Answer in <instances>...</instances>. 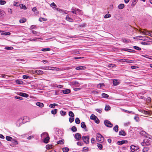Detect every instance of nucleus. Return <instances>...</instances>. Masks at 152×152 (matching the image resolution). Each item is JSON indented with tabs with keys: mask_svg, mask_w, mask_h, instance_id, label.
Instances as JSON below:
<instances>
[{
	"mask_svg": "<svg viewBox=\"0 0 152 152\" xmlns=\"http://www.w3.org/2000/svg\"><path fill=\"white\" fill-rule=\"evenodd\" d=\"M42 138H44V142L45 143H48L49 141L50 138L48 134L46 132H44L41 134Z\"/></svg>",
	"mask_w": 152,
	"mask_h": 152,
	"instance_id": "f257e3e1",
	"label": "nucleus"
},
{
	"mask_svg": "<svg viewBox=\"0 0 152 152\" xmlns=\"http://www.w3.org/2000/svg\"><path fill=\"white\" fill-rule=\"evenodd\" d=\"M96 140L98 142L101 143L104 141V138L101 134L98 133L96 134Z\"/></svg>",
	"mask_w": 152,
	"mask_h": 152,
	"instance_id": "f03ea898",
	"label": "nucleus"
},
{
	"mask_svg": "<svg viewBox=\"0 0 152 152\" xmlns=\"http://www.w3.org/2000/svg\"><path fill=\"white\" fill-rule=\"evenodd\" d=\"M151 142V140L146 139L143 140V142L141 143V145L142 146H145L150 145Z\"/></svg>",
	"mask_w": 152,
	"mask_h": 152,
	"instance_id": "7ed1b4c3",
	"label": "nucleus"
},
{
	"mask_svg": "<svg viewBox=\"0 0 152 152\" xmlns=\"http://www.w3.org/2000/svg\"><path fill=\"white\" fill-rule=\"evenodd\" d=\"M22 121V123L21 124H24L26 122L29 121V117L27 116H24L20 118Z\"/></svg>",
	"mask_w": 152,
	"mask_h": 152,
	"instance_id": "20e7f679",
	"label": "nucleus"
},
{
	"mask_svg": "<svg viewBox=\"0 0 152 152\" xmlns=\"http://www.w3.org/2000/svg\"><path fill=\"white\" fill-rule=\"evenodd\" d=\"M82 139L83 142L86 144H88L89 142V136H83Z\"/></svg>",
	"mask_w": 152,
	"mask_h": 152,
	"instance_id": "39448f33",
	"label": "nucleus"
},
{
	"mask_svg": "<svg viewBox=\"0 0 152 152\" xmlns=\"http://www.w3.org/2000/svg\"><path fill=\"white\" fill-rule=\"evenodd\" d=\"M104 123L105 125L107 127L111 128L113 126V124L108 120L104 121Z\"/></svg>",
	"mask_w": 152,
	"mask_h": 152,
	"instance_id": "423d86ee",
	"label": "nucleus"
},
{
	"mask_svg": "<svg viewBox=\"0 0 152 152\" xmlns=\"http://www.w3.org/2000/svg\"><path fill=\"white\" fill-rule=\"evenodd\" d=\"M74 137L77 140H79L81 137V135L80 133H77L75 134Z\"/></svg>",
	"mask_w": 152,
	"mask_h": 152,
	"instance_id": "0eeeda50",
	"label": "nucleus"
},
{
	"mask_svg": "<svg viewBox=\"0 0 152 152\" xmlns=\"http://www.w3.org/2000/svg\"><path fill=\"white\" fill-rule=\"evenodd\" d=\"M140 32L143 33L144 35L150 36L151 32L146 30H144L143 31H140Z\"/></svg>",
	"mask_w": 152,
	"mask_h": 152,
	"instance_id": "6e6552de",
	"label": "nucleus"
},
{
	"mask_svg": "<svg viewBox=\"0 0 152 152\" xmlns=\"http://www.w3.org/2000/svg\"><path fill=\"white\" fill-rule=\"evenodd\" d=\"M140 40H142L143 41H146L147 42L150 41V40H152L151 38H150L148 37H143L142 39H140Z\"/></svg>",
	"mask_w": 152,
	"mask_h": 152,
	"instance_id": "1a4fd4ad",
	"label": "nucleus"
},
{
	"mask_svg": "<svg viewBox=\"0 0 152 152\" xmlns=\"http://www.w3.org/2000/svg\"><path fill=\"white\" fill-rule=\"evenodd\" d=\"M18 95L20 96L25 97H28V95L27 94L22 92L19 93L18 94Z\"/></svg>",
	"mask_w": 152,
	"mask_h": 152,
	"instance_id": "9d476101",
	"label": "nucleus"
},
{
	"mask_svg": "<svg viewBox=\"0 0 152 152\" xmlns=\"http://www.w3.org/2000/svg\"><path fill=\"white\" fill-rule=\"evenodd\" d=\"M21 119L20 118L19 120L17 121L16 123V125L18 127H19L20 126V125L23 124H21L22 123V121Z\"/></svg>",
	"mask_w": 152,
	"mask_h": 152,
	"instance_id": "9b49d317",
	"label": "nucleus"
},
{
	"mask_svg": "<svg viewBox=\"0 0 152 152\" xmlns=\"http://www.w3.org/2000/svg\"><path fill=\"white\" fill-rule=\"evenodd\" d=\"M86 68L85 66H79L76 67L75 69L77 70H84L86 69Z\"/></svg>",
	"mask_w": 152,
	"mask_h": 152,
	"instance_id": "f8f14e48",
	"label": "nucleus"
},
{
	"mask_svg": "<svg viewBox=\"0 0 152 152\" xmlns=\"http://www.w3.org/2000/svg\"><path fill=\"white\" fill-rule=\"evenodd\" d=\"M81 126L82 128L85 129V131H88V130L87 129H86V125L85 123L84 122H82L81 123Z\"/></svg>",
	"mask_w": 152,
	"mask_h": 152,
	"instance_id": "ddd939ff",
	"label": "nucleus"
},
{
	"mask_svg": "<svg viewBox=\"0 0 152 152\" xmlns=\"http://www.w3.org/2000/svg\"><path fill=\"white\" fill-rule=\"evenodd\" d=\"M71 12L73 14H75L76 15H78V13L77 12L76 10V8L72 7L71 9Z\"/></svg>",
	"mask_w": 152,
	"mask_h": 152,
	"instance_id": "4468645a",
	"label": "nucleus"
},
{
	"mask_svg": "<svg viewBox=\"0 0 152 152\" xmlns=\"http://www.w3.org/2000/svg\"><path fill=\"white\" fill-rule=\"evenodd\" d=\"M35 73L39 75H41L43 74V72L42 70H36L35 71Z\"/></svg>",
	"mask_w": 152,
	"mask_h": 152,
	"instance_id": "2eb2a0df",
	"label": "nucleus"
},
{
	"mask_svg": "<svg viewBox=\"0 0 152 152\" xmlns=\"http://www.w3.org/2000/svg\"><path fill=\"white\" fill-rule=\"evenodd\" d=\"M128 141L127 140H122L121 141H118L117 144L119 145H121L127 142Z\"/></svg>",
	"mask_w": 152,
	"mask_h": 152,
	"instance_id": "dca6fc26",
	"label": "nucleus"
},
{
	"mask_svg": "<svg viewBox=\"0 0 152 152\" xmlns=\"http://www.w3.org/2000/svg\"><path fill=\"white\" fill-rule=\"evenodd\" d=\"M32 33L35 36H39L40 34V32H37L34 30H32Z\"/></svg>",
	"mask_w": 152,
	"mask_h": 152,
	"instance_id": "f3484780",
	"label": "nucleus"
},
{
	"mask_svg": "<svg viewBox=\"0 0 152 152\" xmlns=\"http://www.w3.org/2000/svg\"><path fill=\"white\" fill-rule=\"evenodd\" d=\"M119 134L121 136H125L126 135V133L124 131L121 130L119 132Z\"/></svg>",
	"mask_w": 152,
	"mask_h": 152,
	"instance_id": "a211bd4d",
	"label": "nucleus"
},
{
	"mask_svg": "<svg viewBox=\"0 0 152 152\" xmlns=\"http://www.w3.org/2000/svg\"><path fill=\"white\" fill-rule=\"evenodd\" d=\"M113 83L114 86H117L119 84V83L116 79H114L113 81Z\"/></svg>",
	"mask_w": 152,
	"mask_h": 152,
	"instance_id": "6ab92c4d",
	"label": "nucleus"
},
{
	"mask_svg": "<svg viewBox=\"0 0 152 152\" xmlns=\"http://www.w3.org/2000/svg\"><path fill=\"white\" fill-rule=\"evenodd\" d=\"M72 53L73 54L75 55L78 54L80 53V52L77 50H75L72 51Z\"/></svg>",
	"mask_w": 152,
	"mask_h": 152,
	"instance_id": "aec40b11",
	"label": "nucleus"
},
{
	"mask_svg": "<svg viewBox=\"0 0 152 152\" xmlns=\"http://www.w3.org/2000/svg\"><path fill=\"white\" fill-rule=\"evenodd\" d=\"M41 39V38H39L35 37L33 39L32 38L29 39H28V40L31 41H37V39Z\"/></svg>",
	"mask_w": 152,
	"mask_h": 152,
	"instance_id": "412c9836",
	"label": "nucleus"
},
{
	"mask_svg": "<svg viewBox=\"0 0 152 152\" xmlns=\"http://www.w3.org/2000/svg\"><path fill=\"white\" fill-rule=\"evenodd\" d=\"M36 104L37 106H38L40 107H44V104L42 103L37 102L36 103Z\"/></svg>",
	"mask_w": 152,
	"mask_h": 152,
	"instance_id": "4be33fe9",
	"label": "nucleus"
},
{
	"mask_svg": "<svg viewBox=\"0 0 152 152\" xmlns=\"http://www.w3.org/2000/svg\"><path fill=\"white\" fill-rule=\"evenodd\" d=\"M62 92L64 94H68L69 93L70 91L69 89H67L62 90Z\"/></svg>",
	"mask_w": 152,
	"mask_h": 152,
	"instance_id": "5701e85b",
	"label": "nucleus"
},
{
	"mask_svg": "<svg viewBox=\"0 0 152 152\" xmlns=\"http://www.w3.org/2000/svg\"><path fill=\"white\" fill-rule=\"evenodd\" d=\"M113 130L116 132H117L118 130V125H116L113 128Z\"/></svg>",
	"mask_w": 152,
	"mask_h": 152,
	"instance_id": "b1692460",
	"label": "nucleus"
},
{
	"mask_svg": "<svg viewBox=\"0 0 152 152\" xmlns=\"http://www.w3.org/2000/svg\"><path fill=\"white\" fill-rule=\"evenodd\" d=\"M97 117L95 116L94 114H92L90 117V118L91 119L94 120L96 119V118H97Z\"/></svg>",
	"mask_w": 152,
	"mask_h": 152,
	"instance_id": "393cba45",
	"label": "nucleus"
},
{
	"mask_svg": "<svg viewBox=\"0 0 152 152\" xmlns=\"http://www.w3.org/2000/svg\"><path fill=\"white\" fill-rule=\"evenodd\" d=\"M66 19L67 20L70 22H72L73 21V20L68 15L66 16Z\"/></svg>",
	"mask_w": 152,
	"mask_h": 152,
	"instance_id": "a878e982",
	"label": "nucleus"
},
{
	"mask_svg": "<svg viewBox=\"0 0 152 152\" xmlns=\"http://www.w3.org/2000/svg\"><path fill=\"white\" fill-rule=\"evenodd\" d=\"M102 96L103 98H107L109 97V95L104 93H102Z\"/></svg>",
	"mask_w": 152,
	"mask_h": 152,
	"instance_id": "bb28decb",
	"label": "nucleus"
},
{
	"mask_svg": "<svg viewBox=\"0 0 152 152\" xmlns=\"http://www.w3.org/2000/svg\"><path fill=\"white\" fill-rule=\"evenodd\" d=\"M26 19L25 18H23L19 20V22L21 23H23L26 22Z\"/></svg>",
	"mask_w": 152,
	"mask_h": 152,
	"instance_id": "cd10ccee",
	"label": "nucleus"
},
{
	"mask_svg": "<svg viewBox=\"0 0 152 152\" xmlns=\"http://www.w3.org/2000/svg\"><path fill=\"white\" fill-rule=\"evenodd\" d=\"M124 7V4H121L118 5V8L119 9H123Z\"/></svg>",
	"mask_w": 152,
	"mask_h": 152,
	"instance_id": "c85d7f7f",
	"label": "nucleus"
},
{
	"mask_svg": "<svg viewBox=\"0 0 152 152\" xmlns=\"http://www.w3.org/2000/svg\"><path fill=\"white\" fill-rule=\"evenodd\" d=\"M71 130L72 132H75L77 131V129L75 126H73L71 128Z\"/></svg>",
	"mask_w": 152,
	"mask_h": 152,
	"instance_id": "c756f323",
	"label": "nucleus"
},
{
	"mask_svg": "<svg viewBox=\"0 0 152 152\" xmlns=\"http://www.w3.org/2000/svg\"><path fill=\"white\" fill-rule=\"evenodd\" d=\"M57 111L58 110L57 109L53 110L51 111V113L53 115L56 114L57 113Z\"/></svg>",
	"mask_w": 152,
	"mask_h": 152,
	"instance_id": "7c9ffc66",
	"label": "nucleus"
},
{
	"mask_svg": "<svg viewBox=\"0 0 152 152\" xmlns=\"http://www.w3.org/2000/svg\"><path fill=\"white\" fill-rule=\"evenodd\" d=\"M20 7L21 8L24 10H26V6L22 4H20Z\"/></svg>",
	"mask_w": 152,
	"mask_h": 152,
	"instance_id": "2f4dec72",
	"label": "nucleus"
},
{
	"mask_svg": "<svg viewBox=\"0 0 152 152\" xmlns=\"http://www.w3.org/2000/svg\"><path fill=\"white\" fill-rule=\"evenodd\" d=\"M135 147H136L134 145H132L130 146V148L132 150H133L134 151L137 150V149H138L137 147H136V148H135Z\"/></svg>",
	"mask_w": 152,
	"mask_h": 152,
	"instance_id": "473e14b6",
	"label": "nucleus"
},
{
	"mask_svg": "<svg viewBox=\"0 0 152 152\" xmlns=\"http://www.w3.org/2000/svg\"><path fill=\"white\" fill-rule=\"evenodd\" d=\"M12 142L13 143H14L15 145H16L18 144V142L15 139H12Z\"/></svg>",
	"mask_w": 152,
	"mask_h": 152,
	"instance_id": "72a5a7b5",
	"label": "nucleus"
},
{
	"mask_svg": "<svg viewBox=\"0 0 152 152\" xmlns=\"http://www.w3.org/2000/svg\"><path fill=\"white\" fill-rule=\"evenodd\" d=\"M145 137L152 140V136L149 134L147 133L146 134V135H145Z\"/></svg>",
	"mask_w": 152,
	"mask_h": 152,
	"instance_id": "f704fd0d",
	"label": "nucleus"
},
{
	"mask_svg": "<svg viewBox=\"0 0 152 152\" xmlns=\"http://www.w3.org/2000/svg\"><path fill=\"white\" fill-rule=\"evenodd\" d=\"M47 20V19L43 18H40L39 19V20L40 22L46 21Z\"/></svg>",
	"mask_w": 152,
	"mask_h": 152,
	"instance_id": "c9c22d12",
	"label": "nucleus"
},
{
	"mask_svg": "<svg viewBox=\"0 0 152 152\" xmlns=\"http://www.w3.org/2000/svg\"><path fill=\"white\" fill-rule=\"evenodd\" d=\"M69 115L72 117H73L75 116L74 114L72 111L69 112Z\"/></svg>",
	"mask_w": 152,
	"mask_h": 152,
	"instance_id": "e433bc0d",
	"label": "nucleus"
},
{
	"mask_svg": "<svg viewBox=\"0 0 152 152\" xmlns=\"http://www.w3.org/2000/svg\"><path fill=\"white\" fill-rule=\"evenodd\" d=\"M69 149L67 147H64L62 148V150L63 152H67L69 151Z\"/></svg>",
	"mask_w": 152,
	"mask_h": 152,
	"instance_id": "4c0bfd02",
	"label": "nucleus"
},
{
	"mask_svg": "<svg viewBox=\"0 0 152 152\" xmlns=\"http://www.w3.org/2000/svg\"><path fill=\"white\" fill-rule=\"evenodd\" d=\"M64 140H61L57 142L58 144H63L64 143Z\"/></svg>",
	"mask_w": 152,
	"mask_h": 152,
	"instance_id": "58836bf2",
	"label": "nucleus"
},
{
	"mask_svg": "<svg viewBox=\"0 0 152 152\" xmlns=\"http://www.w3.org/2000/svg\"><path fill=\"white\" fill-rule=\"evenodd\" d=\"M58 104H51L49 105V107L52 108H54L55 106H57Z\"/></svg>",
	"mask_w": 152,
	"mask_h": 152,
	"instance_id": "ea45409f",
	"label": "nucleus"
},
{
	"mask_svg": "<svg viewBox=\"0 0 152 152\" xmlns=\"http://www.w3.org/2000/svg\"><path fill=\"white\" fill-rule=\"evenodd\" d=\"M6 139L8 141H11L12 140V138L10 136H7L6 137Z\"/></svg>",
	"mask_w": 152,
	"mask_h": 152,
	"instance_id": "a19ab883",
	"label": "nucleus"
},
{
	"mask_svg": "<svg viewBox=\"0 0 152 152\" xmlns=\"http://www.w3.org/2000/svg\"><path fill=\"white\" fill-rule=\"evenodd\" d=\"M126 59H117V61H119L120 62H125L126 61Z\"/></svg>",
	"mask_w": 152,
	"mask_h": 152,
	"instance_id": "79ce46f5",
	"label": "nucleus"
},
{
	"mask_svg": "<svg viewBox=\"0 0 152 152\" xmlns=\"http://www.w3.org/2000/svg\"><path fill=\"white\" fill-rule=\"evenodd\" d=\"M121 49L122 50L126 51L128 52H130V51L131 50V49L124 48H122Z\"/></svg>",
	"mask_w": 152,
	"mask_h": 152,
	"instance_id": "37998d69",
	"label": "nucleus"
},
{
	"mask_svg": "<svg viewBox=\"0 0 152 152\" xmlns=\"http://www.w3.org/2000/svg\"><path fill=\"white\" fill-rule=\"evenodd\" d=\"M66 112L62 110H61L60 111V114L62 116L65 115L66 114Z\"/></svg>",
	"mask_w": 152,
	"mask_h": 152,
	"instance_id": "c03bdc74",
	"label": "nucleus"
},
{
	"mask_svg": "<svg viewBox=\"0 0 152 152\" xmlns=\"http://www.w3.org/2000/svg\"><path fill=\"white\" fill-rule=\"evenodd\" d=\"M50 49L49 48H43L41 49V51H50Z\"/></svg>",
	"mask_w": 152,
	"mask_h": 152,
	"instance_id": "a18cd8bd",
	"label": "nucleus"
},
{
	"mask_svg": "<svg viewBox=\"0 0 152 152\" xmlns=\"http://www.w3.org/2000/svg\"><path fill=\"white\" fill-rule=\"evenodd\" d=\"M75 122L77 124H79L80 123V121L78 118H77L75 119Z\"/></svg>",
	"mask_w": 152,
	"mask_h": 152,
	"instance_id": "49530a36",
	"label": "nucleus"
},
{
	"mask_svg": "<svg viewBox=\"0 0 152 152\" xmlns=\"http://www.w3.org/2000/svg\"><path fill=\"white\" fill-rule=\"evenodd\" d=\"M147 133H146L145 131H141V132H140V134L142 135L143 136H144V137H145V135H146V134Z\"/></svg>",
	"mask_w": 152,
	"mask_h": 152,
	"instance_id": "de8ad7c7",
	"label": "nucleus"
},
{
	"mask_svg": "<svg viewBox=\"0 0 152 152\" xmlns=\"http://www.w3.org/2000/svg\"><path fill=\"white\" fill-rule=\"evenodd\" d=\"M110 107L108 105H106L105 108V110L106 111H108L110 110Z\"/></svg>",
	"mask_w": 152,
	"mask_h": 152,
	"instance_id": "09e8293b",
	"label": "nucleus"
},
{
	"mask_svg": "<svg viewBox=\"0 0 152 152\" xmlns=\"http://www.w3.org/2000/svg\"><path fill=\"white\" fill-rule=\"evenodd\" d=\"M111 15L110 14L107 13L104 16V18H109L111 17Z\"/></svg>",
	"mask_w": 152,
	"mask_h": 152,
	"instance_id": "8fccbe9b",
	"label": "nucleus"
},
{
	"mask_svg": "<svg viewBox=\"0 0 152 152\" xmlns=\"http://www.w3.org/2000/svg\"><path fill=\"white\" fill-rule=\"evenodd\" d=\"M97 147H98L99 148V149H100V150H102V148H103V146H102V144H98L97 145Z\"/></svg>",
	"mask_w": 152,
	"mask_h": 152,
	"instance_id": "3c124183",
	"label": "nucleus"
},
{
	"mask_svg": "<svg viewBox=\"0 0 152 152\" xmlns=\"http://www.w3.org/2000/svg\"><path fill=\"white\" fill-rule=\"evenodd\" d=\"M50 6L51 7H53L54 9V7H57V6L54 2L51 3Z\"/></svg>",
	"mask_w": 152,
	"mask_h": 152,
	"instance_id": "603ef678",
	"label": "nucleus"
},
{
	"mask_svg": "<svg viewBox=\"0 0 152 152\" xmlns=\"http://www.w3.org/2000/svg\"><path fill=\"white\" fill-rule=\"evenodd\" d=\"M6 3L5 1L3 0H0V4L4 5Z\"/></svg>",
	"mask_w": 152,
	"mask_h": 152,
	"instance_id": "864d4df0",
	"label": "nucleus"
},
{
	"mask_svg": "<svg viewBox=\"0 0 152 152\" xmlns=\"http://www.w3.org/2000/svg\"><path fill=\"white\" fill-rule=\"evenodd\" d=\"M16 83L18 84H22V81H20L19 80H16Z\"/></svg>",
	"mask_w": 152,
	"mask_h": 152,
	"instance_id": "5fc2aeb1",
	"label": "nucleus"
},
{
	"mask_svg": "<svg viewBox=\"0 0 152 152\" xmlns=\"http://www.w3.org/2000/svg\"><path fill=\"white\" fill-rule=\"evenodd\" d=\"M52 145H47L46 146V148L47 149H49L52 148Z\"/></svg>",
	"mask_w": 152,
	"mask_h": 152,
	"instance_id": "6e6d98bb",
	"label": "nucleus"
},
{
	"mask_svg": "<svg viewBox=\"0 0 152 152\" xmlns=\"http://www.w3.org/2000/svg\"><path fill=\"white\" fill-rule=\"evenodd\" d=\"M5 49L7 50H11L13 49V48L12 47H9L8 46H6Z\"/></svg>",
	"mask_w": 152,
	"mask_h": 152,
	"instance_id": "4d7b16f0",
	"label": "nucleus"
},
{
	"mask_svg": "<svg viewBox=\"0 0 152 152\" xmlns=\"http://www.w3.org/2000/svg\"><path fill=\"white\" fill-rule=\"evenodd\" d=\"M125 62H126L127 63H133V61L132 60H129V59H126V61H125Z\"/></svg>",
	"mask_w": 152,
	"mask_h": 152,
	"instance_id": "13d9d810",
	"label": "nucleus"
},
{
	"mask_svg": "<svg viewBox=\"0 0 152 152\" xmlns=\"http://www.w3.org/2000/svg\"><path fill=\"white\" fill-rule=\"evenodd\" d=\"M137 1L138 0H133L132 5L133 6L134 5Z\"/></svg>",
	"mask_w": 152,
	"mask_h": 152,
	"instance_id": "bf43d9fd",
	"label": "nucleus"
},
{
	"mask_svg": "<svg viewBox=\"0 0 152 152\" xmlns=\"http://www.w3.org/2000/svg\"><path fill=\"white\" fill-rule=\"evenodd\" d=\"M74 120V118L73 117H70L69 119V121L70 123H72Z\"/></svg>",
	"mask_w": 152,
	"mask_h": 152,
	"instance_id": "052dcab7",
	"label": "nucleus"
},
{
	"mask_svg": "<svg viewBox=\"0 0 152 152\" xmlns=\"http://www.w3.org/2000/svg\"><path fill=\"white\" fill-rule=\"evenodd\" d=\"M140 112H141L145 114H147L148 113V112L147 111H146L144 110H140Z\"/></svg>",
	"mask_w": 152,
	"mask_h": 152,
	"instance_id": "680f3d73",
	"label": "nucleus"
},
{
	"mask_svg": "<svg viewBox=\"0 0 152 152\" xmlns=\"http://www.w3.org/2000/svg\"><path fill=\"white\" fill-rule=\"evenodd\" d=\"M133 48L134 49H136L137 50H141L140 48V47H138L137 46H134L133 47Z\"/></svg>",
	"mask_w": 152,
	"mask_h": 152,
	"instance_id": "e2e57ef3",
	"label": "nucleus"
},
{
	"mask_svg": "<svg viewBox=\"0 0 152 152\" xmlns=\"http://www.w3.org/2000/svg\"><path fill=\"white\" fill-rule=\"evenodd\" d=\"M15 98L16 99H18L20 100H22L23 98L22 97L18 96H15Z\"/></svg>",
	"mask_w": 152,
	"mask_h": 152,
	"instance_id": "0e129e2a",
	"label": "nucleus"
},
{
	"mask_svg": "<svg viewBox=\"0 0 152 152\" xmlns=\"http://www.w3.org/2000/svg\"><path fill=\"white\" fill-rule=\"evenodd\" d=\"M95 110L100 113L102 112V110L101 109H96Z\"/></svg>",
	"mask_w": 152,
	"mask_h": 152,
	"instance_id": "69168bd1",
	"label": "nucleus"
},
{
	"mask_svg": "<svg viewBox=\"0 0 152 152\" xmlns=\"http://www.w3.org/2000/svg\"><path fill=\"white\" fill-rule=\"evenodd\" d=\"M54 10H57L58 11H59L60 12H61L62 11L61 9H60L58 8H56V7H54Z\"/></svg>",
	"mask_w": 152,
	"mask_h": 152,
	"instance_id": "338daca9",
	"label": "nucleus"
},
{
	"mask_svg": "<svg viewBox=\"0 0 152 152\" xmlns=\"http://www.w3.org/2000/svg\"><path fill=\"white\" fill-rule=\"evenodd\" d=\"M77 144L78 145L82 146L83 145V143L80 142H77Z\"/></svg>",
	"mask_w": 152,
	"mask_h": 152,
	"instance_id": "774afa93",
	"label": "nucleus"
}]
</instances>
